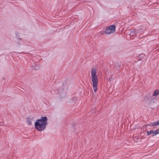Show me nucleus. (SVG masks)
I'll list each match as a JSON object with an SVG mask.
<instances>
[{
    "label": "nucleus",
    "mask_w": 159,
    "mask_h": 159,
    "mask_svg": "<svg viewBox=\"0 0 159 159\" xmlns=\"http://www.w3.org/2000/svg\"><path fill=\"white\" fill-rule=\"evenodd\" d=\"M152 134L153 136L159 134V129H157L155 130H152Z\"/></svg>",
    "instance_id": "6"
},
{
    "label": "nucleus",
    "mask_w": 159,
    "mask_h": 159,
    "mask_svg": "<svg viewBox=\"0 0 159 159\" xmlns=\"http://www.w3.org/2000/svg\"><path fill=\"white\" fill-rule=\"evenodd\" d=\"M48 125V119L46 116H42L34 123L35 129L38 131H42L45 129Z\"/></svg>",
    "instance_id": "1"
},
{
    "label": "nucleus",
    "mask_w": 159,
    "mask_h": 159,
    "mask_svg": "<svg viewBox=\"0 0 159 159\" xmlns=\"http://www.w3.org/2000/svg\"><path fill=\"white\" fill-rule=\"evenodd\" d=\"M91 75L93 84V89L94 92H96L98 89V79L97 75V69L96 68H93L91 69Z\"/></svg>",
    "instance_id": "2"
},
{
    "label": "nucleus",
    "mask_w": 159,
    "mask_h": 159,
    "mask_svg": "<svg viewBox=\"0 0 159 159\" xmlns=\"http://www.w3.org/2000/svg\"><path fill=\"white\" fill-rule=\"evenodd\" d=\"M33 68L35 69H38L39 68V65H37L36 66H34L33 65Z\"/></svg>",
    "instance_id": "9"
},
{
    "label": "nucleus",
    "mask_w": 159,
    "mask_h": 159,
    "mask_svg": "<svg viewBox=\"0 0 159 159\" xmlns=\"http://www.w3.org/2000/svg\"><path fill=\"white\" fill-rule=\"evenodd\" d=\"M142 30L137 29L135 30H132L130 32V34L132 35H135L136 34L142 32Z\"/></svg>",
    "instance_id": "5"
},
{
    "label": "nucleus",
    "mask_w": 159,
    "mask_h": 159,
    "mask_svg": "<svg viewBox=\"0 0 159 159\" xmlns=\"http://www.w3.org/2000/svg\"><path fill=\"white\" fill-rule=\"evenodd\" d=\"M34 119V117L33 116H28L26 118V122L28 125H30L32 124Z\"/></svg>",
    "instance_id": "4"
},
{
    "label": "nucleus",
    "mask_w": 159,
    "mask_h": 159,
    "mask_svg": "<svg viewBox=\"0 0 159 159\" xmlns=\"http://www.w3.org/2000/svg\"><path fill=\"white\" fill-rule=\"evenodd\" d=\"M147 133L148 134V135H150L151 134H152V130H151L150 131H147Z\"/></svg>",
    "instance_id": "10"
},
{
    "label": "nucleus",
    "mask_w": 159,
    "mask_h": 159,
    "mask_svg": "<svg viewBox=\"0 0 159 159\" xmlns=\"http://www.w3.org/2000/svg\"><path fill=\"white\" fill-rule=\"evenodd\" d=\"M144 55L143 54H141L140 55V56H141V57H143V56Z\"/></svg>",
    "instance_id": "12"
},
{
    "label": "nucleus",
    "mask_w": 159,
    "mask_h": 159,
    "mask_svg": "<svg viewBox=\"0 0 159 159\" xmlns=\"http://www.w3.org/2000/svg\"><path fill=\"white\" fill-rule=\"evenodd\" d=\"M159 125V121L157 122L152 123L150 124V125L152 126H157Z\"/></svg>",
    "instance_id": "7"
},
{
    "label": "nucleus",
    "mask_w": 159,
    "mask_h": 159,
    "mask_svg": "<svg viewBox=\"0 0 159 159\" xmlns=\"http://www.w3.org/2000/svg\"><path fill=\"white\" fill-rule=\"evenodd\" d=\"M18 33H16V38H18V39H21V38H19V36H18Z\"/></svg>",
    "instance_id": "11"
},
{
    "label": "nucleus",
    "mask_w": 159,
    "mask_h": 159,
    "mask_svg": "<svg viewBox=\"0 0 159 159\" xmlns=\"http://www.w3.org/2000/svg\"><path fill=\"white\" fill-rule=\"evenodd\" d=\"M116 26L112 25L107 27L105 31V34H110L114 32L115 31Z\"/></svg>",
    "instance_id": "3"
},
{
    "label": "nucleus",
    "mask_w": 159,
    "mask_h": 159,
    "mask_svg": "<svg viewBox=\"0 0 159 159\" xmlns=\"http://www.w3.org/2000/svg\"><path fill=\"white\" fill-rule=\"evenodd\" d=\"M159 94V90H156L153 93V95L154 96H156Z\"/></svg>",
    "instance_id": "8"
}]
</instances>
